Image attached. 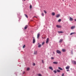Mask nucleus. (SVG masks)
Returning <instances> with one entry per match:
<instances>
[{"label":"nucleus","instance_id":"f257e3e1","mask_svg":"<svg viewBox=\"0 0 76 76\" xmlns=\"http://www.w3.org/2000/svg\"><path fill=\"white\" fill-rule=\"evenodd\" d=\"M56 53H58V54H61V51L58 50H56Z\"/></svg>","mask_w":76,"mask_h":76},{"label":"nucleus","instance_id":"f03ea898","mask_svg":"<svg viewBox=\"0 0 76 76\" xmlns=\"http://www.w3.org/2000/svg\"><path fill=\"white\" fill-rule=\"evenodd\" d=\"M57 28H61V26L60 25H57L56 26Z\"/></svg>","mask_w":76,"mask_h":76},{"label":"nucleus","instance_id":"7ed1b4c3","mask_svg":"<svg viewBox=\"0 0 76 76\" xmlns=\"http://www.w3.org/2000/svg\"><path fill=\"white\" fill-rule=\"evenodd\" d=\"M72 63L74 64H76V62L75 61H72Z\"/></svg>","mask_w":76,"mask_h":76},{"label":"nucleus","instance_id":"20e7f679","mask_svg":"<svg viewBox=\"0 0 76 76\" xmlns=\"http://www.w3.org/2000/svg\"><path fill=\"white\" fill-rule=\"evenodd\" d=\"M66 69H70V66H68L66 67Z\"/></svg>","mask_w":76,"mask_h":76},{"label":"nucleus","instance_id":"39448f33","mask_svg":"<svg viewBox=\"0 0 76 76\" xmlns=\"http://www.w3.org/2000/svg\"><path fill=\"white\" fill-rule=\"evenodd\" d=\"M49 41V38H47L46 41V43H47H47H48V42Z\"/></svg>","mask_w":76,"mask_h":76},{"label":"nucleus","instance_id":"423d86ee","mask_svg":"<svg viewBox=\"0 0 76 76\" xmlns=\"http://www.w3.org/2000/svg\"><path fill=\"white\" fill-rule=\"evenodd\" d=\"M28 27V26L26 25V26L24 28L25 29H27V28Z\"/></svg>","mask_w":76,"mask_h":76},{"label":"nucleus","instance_id":"0eeeda50","mask_svg":"<svg viewBox=\"0 0 76 76\" xmlns=\"http://www.w3.org/2000/svg\"><path fill=\"white\" fill-rule=\"evenodd\" d=\"M53 64H58V62H53Z\"/></svg>","mask_w":76,"mask_h":76},{"label":"nucleus","instance_id":"6e6552de","mask_svg":"<svg viewBox=\"0 0 76 76\" xmlns=\"http://www.w3.org/2000/svg\"><path fill=\"white\" fill-rule=\"evenodd\" d=\"M35 42V39H34V38L33 39V43L34 44Z\"/></svg>","mask_w":76,"mask_h":76},{"label":"nucleus","instance_id":"1a4fd4ad","mask_svg":"<svg viewBox=\"0 0 76 76\" xmlns=\"http://www.w3.org/2000/svg\"><path fill=\"white\" fill-rule=\"evenodd\" d=\"M49 69H50L52 70H53V67H52L51 66H50L49 67Z\"/></svg>","mask_w":76,"mask_h":76},{"label":"nucleus","instance_id":"9d476101","mask_svg":"<svg viewBox=\"0 0 76 76\" xmlns=\"http://www.w3.org/2000/svg\"><path fill=\"white\" fill-rule=\"evenodd\" d=\"M59 17H60V15L59 14H58L56 15V18H59Z\"/></svg>","mask_w":76,"mask_h":76},{"label":"nucleus","instance_id":"9b49d317","mask_svg":"<svg viewBox=\"0 0 76 76\" xmlns=\"http://www.w3.org/2000/svg\"><path fill=\"white\" fill-rule=\"evenodd\" d=\"M73 18H72V17H69V20L70 21H72V20H73Z\"/></svg>","mask_w":76,"mask_h":76},{"label":"nucleus","instance_id":"f8f14e48","mask_svg":"<svg viewBox=\"0 0 76 76\" xmlns=\"http://www.w3.org/2000/svg\"><path fill=\"white\" fill-rule=\"evenodd\" d=\"M75 28V26H72L71 27V29H74Z\"/></svg>","mask_w":76,"mask_h":76},{"label":"nucleus","instance_id":"ddd939ff","mask_svg":"<svg viewBox=\"0 0 76 76\" xmlns=\"http://www.w3.org/2000/svg\"><path fill=\"white\" fill-rule=\"evenodd\" d=\"M39 35H40V34H37V37L38 39L39 38Z\"/></svg>","mask_w":76,"mask_h":76},{"label":"nucleus","instance_id":"4468645a","mask_svg":"<svg viewBox=\"0 0 76 76\" xmlns=\"http://www.w3.org/2000/svg\"><path fill=\"white\" fill-rule=\"evenodd\" d=\"M52 16H54L55 15V13H54V12H52Z\"/></svg>","mask_w":76,"mask_h":76},{"label":"nucleus","instance_id":"2eb2a0df","mask_svg":"<svg viewBox=\"0 0 76 76\" xmlns=\"http://www.w3.org/2000/svg\"><path fill=\"white\" fill-rule=\"evenodd\" d=\"M75 34V32L71 33L70 34V35H73V34Z\"/></svg>","mask_w":76,"mask_h":76},{"label":"nucleus","instance_id":"dca6fc26","mask_svg":"<svg viewBox=\"0 0 76 76\" xmlns=\"http://www.w3.org/2000/svg\"><path fill=\"white\" fill-rule=\"evenodd\" d=\"M34 54L37 55V51H35L34 52Z\"/></svg>","mask_w":76,"mask_h":76},{"label":"nucleus","instance_id":"f3484780","mask_svg":"<svg viewBox=\"0 0 76 76\" xmlns=\"http://www.w3.org/2000/svg\"><path fill=\"white\" fill-rule=\"evenodd\" d=\"M62 41H63V39H60L59 41V42H62Z\"/></svg>","mask_w":76,"mask_h":76},{"label":"nucleus","instance_id":"a211bd4d","mask_svg":"<svg viewBox=\"0 0 76 76\" xmlns=\"http://www.w3.org/2000/svg\"><path fill=\"white\" fill-rule=\"evenodd\" d=\"M62 51L63 52H65L66 51V50L64 49H62Z\"/></svg>","mask_w":76,"mask_h":76},{"label":"nucleus","instance_id":"6ab92c4d","mask_svg":"<svg viewBox=\"0 0 76 76\" xmlns=\"http://www.w3.org/2000/svg\"><path fill=\"white\" fill-rule=\"evenodd\" d=\"M58 69L61 70H63V69H62V68H61L60 67H58Z\"/></svg>","mask_w":76,"mask_h":76},{"label":"nucleus","instance_id":"aec40b11","mask_svg":"<svg viewBox=\"0 0 76 76\" xmlns=\"http://www.w3.org/2000/svg\"><path fill=\"white\" fill-rule=\"evenodd\" d=\"M58 33H63V31H58Z\"/></svg>","mask_w":76,"mask_h":76},{"label":"nucleus","instance_id":"412c9836","mask_svg":"<svg viewBox=\"0 0 76 76\" xmlns=\"http://www.w3.org/2000/svg\"><path fill=\"white\" fill-rule=\"evenodd\" d=\"M25 16H26V18H28V15H26V14H24Z\"/></svg>","mask_w":76,"mask_h":76},{"label":"nucleus","instance_id":"4be33fe9","mask_svg":"<svg viewBox=\"0 0 76 76\" xmlns=\"http://www.w3.org/2000/svg\"><path fill=\"white\" fill-rule=\"evenodd\" d=\"M41 47V45L39 44V45L38 47H39V48H40Z\"/></svg>","mask_w":76,"mask_h":76},{"label":"nucleus","instance_id":"5701e85b","mask_svg":"<svg viewBox=\"0 0 76 76\" xmlns=\"http://www.w3.org/2000/svg\"><path fill=\"white\" fill-rule=\"evenodd\" d=\"M57 72H60V70L58 69H57Z\"/></svg>","mask_w":76,"mask_h":76},{"label":"nucleus","instance_id":"b1692460","mask_svg":"<svg viewBox=\"0 0 76 76\" xmlns=\"http://www.w3.org/2000/svg\"><path fill=\"white\" fill-rule=\"evenodd\" d=\"M53 72L54 73H57V71H56V70H54Z\"/></svg>","mask_w":76,"mask_h":76},{"label":"nucleus","instance_id":"393cba45","mask_svg":"<svg viewBox=\"0 0 76 76\" xmlns=\"http://www.w3.org/2000/svg\"><path fill=\"white\" fill-rule=\"evenodd\" d=\"M42 16H44V14L43 13H42Z\"/></svg>","mask_w":76,"mask_h":76},{"label":"nucleus","instance_id":"a878e982","mask_svg":"<svg viewBox=\"0 0 76 76\" xmlns=\"http://www.w3.org/2000/svg\"><path fill=\"white\" fill-rule=\"evenodd\" d=\"M29 69H30L29 68H27V71H28V70H29Z\"/></svg>","mask_w":76,"mask_h":76},{"label":"nucleus","instance_id":"bb28decb","mask_svg":"<svg viewBox=\"0 0 76 76\" xmlns=\"http://www.w3.org/2000/svg\"><path fill=\"white\" fill-rule=\"evenodd\" d=\"M61 19H59L58 20V22H61Z\"/></svg>","mask_w":76,"mask_h":76},{"label":"nucleus","instance_id":"cd10ccee","mask_svg":"<svg viewBox=\"0 0 76 76\" xmlns=\"http://www.w3.org/2000/svg\"><path fill=\"white\" fill-rule=\"evenodd\" d=\"M25 45H24L23 46V48H25Z\"/></svg>","mask_w":76,"mask_h":76},{"label":"nucleus","instance_id":"c85d7f7f","mask_svg":"<svg viewBox=\"0 0 76 76\" xmlns=\"http://www.w3.org/2000/svg\"><path fill=\"white\" fill-rule=\"evenodd\" d=\"M30 9H32V5H31L30 6Z\"/></svg>","mask_w":76,"mask_h":76},{"label":"nucleus","instance_id":"c756f323","mask_svg":"<svg viewBox=\"0 0 76 76\" xmlns=\"http://www.w3.org/2000/svg\"><path fill=\"white\" fill-rule=\"evenodd\" d=\"M44 13H45V14L47 13V12H46L45 10H44Z\"/></svg>","mask_w":76,"mask_h":76},{"label":"nucleus","instance_id":"7c9ffc66","mask_svg":"<svg viewBox=\"0 0 76 76\" xmlns=\"http://www.w3.org/2000/svg\"><path fill=\"white\" fill-rule=\"evenodd\" d=\"M38 76H42V75H41V74H39L38 75Z\"/></svg>","mask_w":76,"mask_h":76},{"label":"nucleus","instance_id":"2f4dec72","mask_svg":"<svg viewBox=\"0 0 76 76\" xmlns=\"http://www.w3.org/2000/svg\"><path fill=\"white\" fill-rule=\"evenodd\" d=\"M33 66H35V63H33Z\"/></svg>","mask_w":76,"mask_h":76},{"label":"nucleus","instance_id":"473e14b6","mask_svg":"<svg viewBox=\"0 0 76 76\" xmlns=\"http://www.w3.org/2000/svg\"><path fill=\"white\" fill-rule=\"evenodd\" d=\"M45 42H43L42 44V45H44V44Z\"/></svg>","mask_w":76,"mask_h":76},{"label":"nucleus","instance_id":"72a5a7b5","mask_svg":"<svg viewBox=\"0 0 76 76\" xmlns=\"http://www.w3.org/2000/svg\"><path fill=\"white\" fill-rule=\"evenodd\" d=\"M54 57H52L51 58V59H52V60H53V59H54Z\"/></svg>","mask_w":76,"mask_h":76},{"label":"nucleus","instance_id":"f704fd0d","mask_svg":"<svg viewBox=\"0 0 76 76\" xmlns=\"http://www.w3.org/2000/svg\"><path fill=\"white\" fill-rule=\"evenodd\" d=\"M64 73H63L62 76H64Z\"/></svg>","mask_w":76,"mask_h":76},{"label":"nucleus","instance_id":"c9c22d12","mask_svg":"<svg viewBox=\"0 0 76 76\" xmlns=\"http://www.w3.org/2000/svg\"><path fill=\"white\" fill-rule=\"evenodd\" d=\"M42 63H44V61H43V60H42Z\"/></svg>","mask_w":76,"mask_h":76},{"label":"nucleus","instance_id":"e433bc0d","mask_svg":"<svg viewBox=\"0 0 76 76\" xmlns=\"http://www.w3.org/2000/svg\"><path fill=\"white\" fill-rule=\"evenodd\" d=\"M53 53L54 54H55V53L54 52H53Z\"/></svg>","mask_w":76,"mask_h":76},{"label":"nucleus","instance_id":"4c0bfd02","mask_svg":"<svg viewBox=\"0 0 76 76\" xmlns=\"http://www.w3.org/2000/svg\"><path fill=\"white\" fill-rule=\"evenodd\" d=\"M66 71H67V72H68V71H69V70H66Z\"/></svg>","mask_w":76,"mask_h":76},{"label":"nucleus","instance_id":"58836bf2","mask_svg":"<svg viewBox=\"0 0 76 76\" xmlns=\"http://www.w3.org/2000/svg\"><path fill=\"white\" fill-rule=\"evenodd\" d=\"M74 20H75V21H76V19H75Z\"/></svg>","mask_w":76,"mask_h":76},{"label":"nucleus","instance_id":"ea45409f","mask_svg":"<svg viewBox=\"0 0 76 76\" xmlns=\"http://www.w3.org/2000/svg\"><path fill=\"white\" fill-rule=\"evenodd\" d=\"M23 0V1H25V0Z\"/></svg>","mask_w":76,"mask_h":76},{"label":"nucleus","instance_id":"a19ab883","mask_svg":"<svg viewBox=\"0 0 76 76\" xmlns=\"http://www.w3.org/2000/svg\"><path fill=\"white\" fill-rule=\"evenodd\" d=\"M34 17H36V18H37V17L35 16Z\"/></svg>","mask_w":76,"mask_h":76},{"label":"nucleus","instance_id":"79ce46f5","mask_svg":"<svg viewBox=\"0 0 76 76\" xmlns=\"http://www.w3.org/2000/svg\"><path fill=\"white\" fill-rule=\"evenodd\" d=\"M23 73V74L25 73V72H24Z\"/></svg>","mask_w":76,"mask_h":76},{"label":"nucleus","instance_id":"37998d69","mask_svg":"<svg viewBox=\"0 0 76 76\" xmlns=\"http://www.w3.org/2000/svg\"><path fill=\"white\" fill-rule=\"evenodd\" d=\"M39 44V43H38V44Z\"/></svg>","mask_w":76,"mask_h":76}]
</instances>
